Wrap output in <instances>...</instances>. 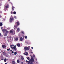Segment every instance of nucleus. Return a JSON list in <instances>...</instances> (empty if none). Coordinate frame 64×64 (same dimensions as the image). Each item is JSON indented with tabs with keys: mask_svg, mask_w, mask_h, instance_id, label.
<instances>
[{
	"mask_svg": "<svg viewBox=\"0 0 64 64\" xmlns=\"http://www.w3.org/2000/svg\"><path fill=\"white\" fill-rule=\"evenodd\" d=\"M10 47L12 49L15 50H16V48L15 47V46L13 45H12L10 46Z\"/></svg>",
	"mask_w": 64,
	"mask_h": 64,
	"instance_id": "f257e3e1",
	"label": "nucleus"
},
{
	"mask_svg": "<svg viewBox=\"0 0 64 64\" xmlns=\"http://www.w3.org/2000/svg\"><path fill=\"white\" fill-rule=\"evenodd\" d=\"M30 46H29L28 47L26 46L24 47V51H26V50H29V48H30Z\"/></svg>",
	"mask_w": 64,
	"mask_h": 64,
	"instance_id": "f03ea898",
	"label": "nucleus"
},
{
	"mask_svg": "<svg viewBox=\"0 0 64 64\" xmlns=\"http://www.w3.org/2000/svg\"><path fill=\"white\" fill-rule=\"evenodd\" d=\"M30 61L31 62V63H32V62H34V58L33 57H31V59L30 60Z\"/></svg>",
	"mask_w": 64,
	"mask_h": 64,
	"instance_id": "7ed1b4c3",
	"label": "nucleus"
},
{
	"mask_svg": "<svg viewBox=\"0 0 64 64\" xmlns=\"http://www.w3.org/2000/svg\"><path fill=\"white\" fill-rule=\"evenodd\" d=\"M2 31L4 33H5V32H6V33H8V31H7V30H6L5 29H3L2 30Z\"/></svg>",
	"mask_w": 64,
	"mask_h": 64,
	"instance_id": "20e7f679",
	"label": "nucleus"
},
{
	"mask_svg": "<svg viewBox=\"0 0 64 64\" xmlns=\"http://www.w3.org/2000/svg\"><path fill=\"white\" fill-rule=\"evenodd\" d=\"M13 17H11V18H10V22H12V20H13Z\"/></svg>",
	"mask_w": 64,
	"mask_h": 64,
	"instance_id": "39448f33",
	"label": "nucleus"
},
{
	"mask_svg": "<svg viewBox=\"0 0 64 64\" xmlns=\"http://www.w3.org/2000/svg\"><path fill=\"white\" fill-rule=\"evenodd\" d=\"M11 37L10 36H8V40H9L10 39H11Z\"/></svg>",
	"mask_w": 64,
	"mask_h": 64,
	"instance_id": "423d86ee",
	"label": "nucleus"
},
{
	"mask_svg": "<svg viewBox=\"0 0 64 64\" xmlns=\"http://www.w3.org/2000/svg\"><path fill=\"white\" fill-rule=\"evenodd\" d=\"M24 55H28V54L27 52H26L24 53Z\"/></svg>",
	"mask_w": 64,
	"mask_h": 64,
	"instance_id": "0eeeda50",
	"label": "nucleus"
},
{
	"mask_svg": "<svg viewBox=\"0 0 64 64\" xmlns=\"http://www.w3.org/2000/svg\"><path fill=\"white\" fill-rule=\"evenodd\" d=\"M21 60H24V58H23V56H22L21 57Z\"/></svg>",
	"mask_w": 64,
	"mask_h": 64,
	"instance_id": "6e6552de",
	"label": "nucleus"
},
{
	"mask_svg": "<svg viewBox=\"0 0 64 64\" xmlns=\"http://www.w3.org/2000/svg\"><path fill=\"white\" fill-rule=\"evenodd\" d=\"M7 33L6 32L4 33V36H7Z\"/></svg>",
	"mask_w": 64,
	"mask_h": 64,
	"instance_id": "1a4fd4ad",
	"label": "nucleus"
},
{
	"mask_svg": "<svg viewBox=\"0 0 64 64\" xmlns=\"http://www.w3.org/2000/svg\"><path fill=\"white\" fill-rule=\"evenodd\" d=\"M2 48H5L6 47V46L5 45H2Z\"/></svg>",
	"mask_w": 64,
	"mask_h": 64,
	"instance_id": "9d476101",
	"label": "nucleus"
},
{
	"mask_svg": "<svg viewBox=\"0 0 64 64\" xmlns=\"http://www.w3.org/2000/svg\"><path fill=\"white\" fill-rule=\"evenodd\" d=\"M17 46L18 47H20V44H17Z\"/></svg>",
	"mask_w": 64,
	"mask_h": 64,
	"instance_id": "9b49d317",
	"label": "nucleus"
},
{
	"mask_svg": "<svg viewBox=\"0 0 64 64\" xmlns=\"http://www.w3.org/2000/svg\"><path fill=\"white\" fill-rule=\"evenodd\" d=\"M14 8H14V7L13 6H12V10H13L14 9Z\"/></svg>",
	"mask_w": 64,
	"mask_h": 64,
	"instance_id": "f8f14e48",
	"label": "nucleus"
},
{
	"mask_svg": "<svg viewBox=\"0 0 64 64\" xmlns=\"http://www.w3.org/2000/svg\"><path fill=\"white\" fill-rule=\"evenodd\" d=\"M15 40H16V41H17L18 39V38H15Z\"/></svg>",
	"mask_w": 64,
	"mask_h": 64,
	"instance_id": "ddd939ff",
	"label": "nucleus"
},
{
	"mask_svg": "<svg viewBox=\"0 0 64 64\" xmlns=\"http://www.w3.org/2000/svg\"><path fill=\"white\" fill-rule=\"evenodd\" d=\"M2 54L4 55H5L6 54V53H5V52H4L2 53Z\"/></svg>",
	"mask_w": 64,
	"mask_h": 64,
	"instance_id": "4468645a",
	"label": "nucleus"
},
{
	"mask_svg": "<svg viewBox=\"0 0 64 64\" xmlns=\"http://www.w3.org/2000/svg\"><path fill=\"white\" fill-rule=\"evenodd\" d=\"M26 58L28 59V60H30V58H29V57H27Z\"/></svg>",
	"mask_w": 64,
	"mask_h": 64,
	"instance_id": "2eb2a0df",
	"label": "nucleus"
},
{
	"mask_svg": "<svg viewBox=\"0 0 64 64\" xmlns=\"http://www.w3.org/2000/svg\"><path fill=\"white\" fill-rule=\"evenodd\" d=\"M17 30L18 31H20V29H19V28H17Z\"/></svg>",
	"mask_w": 64,
	"mask_h": 64,
	"instance_id": "dca6fc26",
	"label": "nucleus"
},
{
	"mask_svg": "<svg viewBox=\"0 0 64 64\" xmlns=\"http://www.w3.org/2000/svg\"><path fill=\"white\" fill-rule=\"evenodd\" d=\"M9 7V5H8L6 7V8H8Z\"/></svg>",
	"mask_w": 64,
	"mask_h": 64,
	"instance_id": "f3484780",
	"label": "nucleus"
},
{
	"mask_svg": "<svg viewBox=\"0 0 64 64\" xmlns=\"http://www.w3.org/2000/svg\"><path fill=\"white\" fill-rule=\"evenodd\" d=\"M2 26V23L1 22L0 23V26Z\"/></svg>",
	"mask_w": 64,
	"mask_h": 64,
	"instance_id": "a211bd4d",
	"label": "nucleus"
},
{
	"mask_svg": "<svg viewBox=\"0 0 64 64\" xmlns=\"http://www.w3.org/2000/svg\"><path fill=\"white\" fill-rule=\"evenodd\" d=\"M17 63H19V62H20V61L19 60H17Z\"/></svg>",
	"mask_w": 64,
	"mask_h": 64,
	"instance_id": "6ab92c4d",
	"label": "nucleus"
},
{
	"mask_svg": "<svg viewBox=\"0 0 64 64\" xmlns=\"http://www.w3.org/2000/svg\"><path fill=\"white\" fill-rule=\"evenodd\" d=\"M12 64H15V62L14 61L12 62Z\"/></svg>",
	"mask_w": 64,
	"mask_h": 64,
	"instance_id": "aec40b11",
	"label": "nucleus"
},
{
	"mask_svg": "<svg viewBox=\"0 0 64 64\" xmlns=\"http://www.w3.org/2000/svg\"><path fill=\"white\" fill-rule=\"evenodd\" d=\"M26 62L27 63V62H28V63H30V60H29V61L28 62V61H27V60H26Z\"/></svg>",
	"mask_w": 64,
	"mask_h": 64,
	"instance_id": "412c9836",
	"label": "nucleus"
},
{
	"mask_svg": "<svg viewBox=\"0 0 64 64\" xmlns=\"http://www.w3.org/2000/svg\"><path fill=\"white\" fill-rule=\"evenodd\" d=\"M10 32L11 33H13V31H12V30H10Z\"/></svg>",
	"mask_w": 64,
	"mask_h": 64,
	"instance_id": "4be33fe9",
	"label": "nucleus"
},
{
	"mask_svg": "<svg viewBox=\"0 0 64 64\" xmlns=\"http://www.w3.org/2000/svg\"><path fill=\"white\" fill-rule=\"evenodd\" d=\"M20 41H22V40H23V38H20Z\"/></svg>",
	"mask_w": 64,
	"mask_h": 64,
	"instance_id": "5701e85b",
	"label": "nucleus"
},
{
	"mask_svg": "<svg viewBox=\"0 0 64 64\" xmlns=\"http://www.w3.org/2000/svg\"><path fill=\"white\" fill-rule=\"evenodd\" d=\"M6 58L5 59H4V61L5 62H6Z\"/></svg>",
	"mask_w": 64,
	"mask_h": 64,
	"instance_id": "b1692460",
	"label": "nucleus"
},
{
	"mask_svg": "<svg viewBox=\"0 0 64 64\" xmlns=\"http://www.w3.org/2000/svg\"><path fill=\"white\" fill-rule=\"evenodd\" d=\"M14 55H16L17 54V52H15L14 53Z\"/></svg>",
	"mask_w": 64,
	"mask_h": 64,
	"instance_id": "393cba45",
	"label": "nucleus"
},
{
	"mask_svg": "<svg viewBox=\"0 0 64 64\" xmlns=\"http://www.w3.org/2000/svg\"><path fill=\"white\" fill-rule=\"evenodd\" d=\"M16 12H14V14H16Z\"/></svg>",
	"mask_w": 64,
	"mask_h": 64,
	"instance_id": "a878e982",
	"label": "nucleus"
},
{
	"mask_svg": "<svg viewBox=\"0 0 64 64\" xmlns=\"http://www.w3.org/2000/svg\"><path fill=\"white\" fill-rule=\"evenodd\" d=\"M25 38H26V39H27V36H25Z\"/></svg>",
	"mask_w": 64,
	"mask_h": 64,
	"instance_id": "bb28decb",
	"label": "nucleus"
},
{
	"mask_svg": "<svg viewBox=\"0 0 64 64\" xmlns=\"http://www.w3.org/2000/svg\"><path fill=\"white\" fill-rule=\"evenodd\" d=\"M19 24V22H17V25H18Z\"/></svg>",
	"mask_w": 64,
	"mask_h": 64,
	"instance_id": "cd10ccee",
	"label": "nucleus"
},
{
	"mask_svg": "<svg viewBox=\"0 0 64 64\" xmlns=\"http://www.w3.org/2000/svg\"><path fill=\"white\" fill-rule=\"evenodd\" d=\"M14 18L15 19H17V18H16V16H14Z\"/></svg>",
	"mask_w": 64,
	"mask_h": 64,
	"instance_id": "c85d7f7f",
	"label": "nucleus"
},
{
	"mask_svg": "<svg viewBox=\"0 0 64 64\" xmlns=\"http://www.w3.org/2000/svg\"><path fill=\"white\" fill-rule=\"evenodd\" d=\"M33 56L34 57H35V55H34V54L33 55Z\"/></svg>",
	"mask_w": 64,
	"mask_h": 64,
	"instance_id": "c756f323",
	"label": "nucleus"
},
{
	"mask_svg": "<svg viewBox=\"0 0 64 64\" xmlns=\"http://www.w3.org/2000/svg\"><path fill=\"white\" fill-rule=\"evenodd\" d=\"M22 34H24V32H22Z\"/></svg>",
	"mask_w": 64,
	"mask_h": 64,
	"instance_id": "7c9ffc66",
	"label": "nucleus"
},
{
	"mask_svg": "<svg viewBox=\"0 0 64 64\" xmlns=\"http://www.w3.org/2000/svg\"><path fill=\"white\" fill-rule=\"evenodd\" d=\"M10 13L11 14H12V13H13V12H11Z\"/></svg>",
	"mask_w": 64,
	"mask_h": 64,
	"instance_id": "2f4dec72",
	"label": "nucleus"
},
{
	"mask_svg": "<svg viewBox=\"0 0 64 64\" xmlns=\"http://www.w3.org/2000/svg\"><path fill=\"white\" fill-rule=\"evenodd\" d=\"M21 63H22V64H24L23 62H21Z\"/></svg>",
	"mask_w": 64,
	"mask_h": 64,
	"instance_id": "473e14b6",
	"label": "nucleus"
},
{
	"mask_svg": "<svg viewBox=\"0 0 64 64\" xmlns=\"http://www.w3.org/2000/svg\"><path fill=\"white\" fill-rule=\"evenodd\" d=\"M1 36V34L0 33V36Z\"/></svg>",
	"mask_w": 64,
	"mask_h": 64,
	"instance_id": "72a5a7b5",
	"label": "nucleus"
},
{
	"mask_svg": "<svg viewBox=\"0 0 64 64\" xmlns=\"http://www.w3.org/2000/svg\"><path fill=\"white\" fill-rule=\"evenodd\" d=\"M30 64H32V62H30Z\"/></svg>",
	"mask_w": 64,
	"mask_h": 64,
	"instance_id": "f704fd0d",
	"label": "nucleus"
},
{
	"mask_svg": "<svg viewBox=\"0 0 64 64\" xmlns=\"http://www.w3.org/2000/svg\"><path fill=\"white\" fill-rule=\"evenodd\" d=\"M12 53H14V52H13V51H12Z\"/></svg>",
	"mask_w": 64,
	"mask_h": 64,
	"instance_id": "c9c22d12",
	"label": "nucleus"
},
{
	"mask_svg": "<svg viewBox=\"0 0 64 64\" xmlns=\"http://www.w3.org/2000/svg\"><path fill=\"white\" fill-rule=\"evenodd\" d=\"M31 48H32V49H33V47H31Z\"/></svg>",
	"mask_w": 64,
	"mask_h": 64,
	"instance_id": "e433bc0d",
	"label": "nucleus"
},
{
	"mask_svg": "<svg viewBox=\"0 0 64 64\" xmlns=\"http://www.w3.org/2000/svg\"><path fill=\"white\" fill-rule=\"evenodd\" d=\"M16 27V26H15V25L14 27Z\"/></svg>",
	"mask_w": 64,
	"mask_h": 64,
	"instance_id": "4c0bfd02",
	"label": "nucleus"
},
{
	"mask_svg": "<svg viewBox=\"0 0 64 64\" xmlns=\"http://www.w3.org/2000/svg\"><path fill=\"white\" fill-rule=\"evenodd\" d=\"M36 61H37V58H36Z\"/></svg>",
	"mask_w": 64,
	"mask_h": 64,
	"instance_id": "58836bf2",
	"label": "nucleus"
},
{
	"mask_svg": "<svg viewBox=\"0 0 64 64\" xmlns=\"http://www.w3.org/2000/svg\"><path fill=\"white\" fill-rule=\"evenodd\" d=\"M7 50H8V51H9V50L8 49H7Z\"/></svg>",
	"mask_w": 64,
	"mask_h": 64,
	"instance_id": "ea45409f",
	"label": "nucleus"
},
{
	"mask_svg": "<svg viewBox=\"0 0 64 64\" xmlns=\"http://www.w3.org/2000/svg\"><path fill=\"white\" fill-rule=\"evenodd\" d=\"M5 9V8L4 9V10H6Z\"/></svg>",
	"mask_w": 64,
	"mask_h": 64,
	"instance_id": "a19ab883",
	"label": "nucleus"
},
{
	"mask_svg": "<svg viewBox=\"0 0 64 64\" xmlns=\"http://www.w3.org/2000/svg\"><path fill=\"white\" fill-rule=\"evenodd\" d=\"M5 64H7V63H6Z\"/></svg>",
	"mask_w": 64,
	"mask_h": 64,
	"instance_id": "79ce46f5",
	"label": "nucleus"
},
{
	"mask_svg": "<svg viewBox=\"0 0 64 64\" xmlns=\"http://www.w3.org/2000/svg\"><path fill=\"white\" fill-rule=\"evenodd\" d=\"M8 1H10V0H8Z\"/></svg>",
	"mask_w": 64,
	"mask_h": 64,
	"instance_id": "37998d69",
	"label": "nucleus"
},
{
	"mask_svg": "<svg viewBox=\"0 0 64 64\" xmlns=\"http://www.w3.org/2000/svg\"><path fill=\"white\" fill-rule=\"evenodd\" d=\"M1 28L2 29V28Z\"/></svg>",
	"mask_w": 64,
	"mask_h": 64,
	"instance_id": "c03bdc74",
	"label": "nucleus"
},
{
	"mask_svg": "<svg viewBox=\"0 0 64 64\" xmlns=\"http://www.w3.org/2000/svg\"><path fill=\"white\" fill-rule=\"evenodd\" d=\"M12 51V50H10V51H11V52Z\"/></svg>",
	"mask_w": 64,
	"mask_h": 64,
	"instance_id": "a18cd8bd",
	"label": "nucleus"
},
{
	"mask_svg": "<svg viewBox=\"0 0 64 64\" xmlns=\"http://www.w3.org/2000/svg\"><path fill=\"white\" fill-rule=\"evenodd\" d=\"M9 50H10V48L9 49Z\"/></svg>",
	"mask_w": 64,
	"mask_h": 64,
	"instance_id": "49530a36",
	"label": "nucleus"
}]
</instances>
